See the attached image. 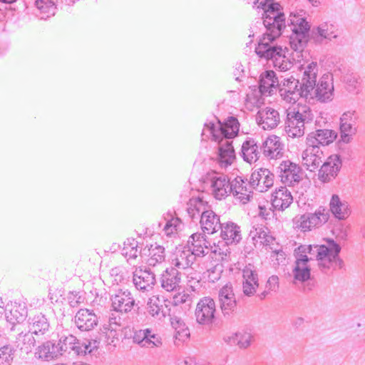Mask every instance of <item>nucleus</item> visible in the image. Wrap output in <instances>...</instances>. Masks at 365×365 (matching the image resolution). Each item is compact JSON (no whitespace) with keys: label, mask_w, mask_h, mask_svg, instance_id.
Segmentation results:
<instances>
[{"label":"nucleus","mask_w":365,"mask_h":365,"mask_svg":"<svg viewBox=\"0 0 365 365\" xmlns=\"http://www.w3.org/2000/svg\"><path fill=\"white\" fill-rule=\"evenodd\" d=\"M258 7L263 10L262 19L266 31L260 38L255 52L259 58L272 61L277 70L287 71L293 66L294 58H289L285 54V48L274 43L286 27L283 8L273 0L262 1Z\"/></svg>","instance_id":"f257e3e1"},{"label":"nucleus","mask_w":365,"mask_h":365,"mask_svg":"<svg viewBox=\"0 0 365 365\" xmlns=\"http://www.w3.org/2000/svg\"><path fill=\"white\" fill-rule=\"evenodd\" d=\"M240 123L237 118L229 117L224 123L215 118L205 123L202 132V140L210 138L217 143L216 160L221 168L231 165L236 158L232 139L238 135Z\"/></svg>","instance_id":"f03ea898"},{"label":"nucleus","mask_w":365,"mask_h":365,"mask_svg":"<svg viewBox=\"0 0 365 365\" xmlns=\"http://www.w3.org/2000/svg\"><path fill=\"white\" fill-rule=\"evenodd\" d=\"M302 12V11L299 13H291L287 20L288 26L292 31L289 38L290 47L296 52L297 58L300 57L299 53L304 51L309 41L320 44L337 36L335 26L328 23L322 24L311 30L309 22Z\"/></svg>","instance_id":"7ed1b4c3"},{"label":"nucleus","mask_w":365,"mask_h":365,"mask_svg":"<svg viewBox=\"0 0 365 365\" xmlns=\"http://www.w3.org/2000/svg\"><path fill=\"white\" fill-rule=\"evenodd\" d=\"M318 66L316 62L309 63L299 81V93L302 98L309 103L315 101L322 103L331 101L333 97L334 86L329 74H324L317 83Z\"/></svg>","instance_id":"20e7f679"},{"label":"nucleus","mask_w":365,"mask_h":365,"mask_svg":"<svg viewBox=\"0 0 365 365\" xmlns=\"http://www.w3.org/2000/svg\"><path fill=\"white\" fill-rule=\"evenodd\" d=\"M187 212L192 222L200 220L204 233L212 235L220 230L222 223L220 216L209 209L208 204L202 198L192 197L187 205Z\"/></svg>","instance_id":"39448f33"},{"label":"nucleus","mask_w":365,"mask_h":365,"mask_svg":"<svg viewBox=\"0 0 365 365\" xmlns=\"http://www.w3.org/2000/svg\"><path fill=\"white\" fill-rule=\"evenodd\" d=\"M313 118L311 110L306 106L288 111L285 123L288 136L292 138L303 136L306 125L312 122Z\"/></svg>","instance_id":"423d86ee"},{"label":"nucleus","mask_w":365,"mask_h":365,"mask_svg":"<svg viewBox=\"0 0 365 365\" xmlns=\"http://www.w3.org/2000/svg\"><path fill=\"white\" fill-rule=\"evenodd\" d=\"M326 244L319 245L316 259L322 269H329L336 266L338 263L341 267V262L339 261V255L341 252L340 245L333 239L326 238Z\"/></svg>","instance_id":"0eeeda50"},{"label":"nucleus","mask_w":365,"mask_h":365,"mask_svg":"<svg viewBox=\"0 0 365 365\" xmlns=\"http://www.w3.org/2000/svg\"><path fill=\"white\" fill-rule=\"evenodd\" d=\"M216 305L213 299L209 297L199 300L195 310L196 322L204 327H211L216 320Z\"/></svg>","instance_id":"6e6552de"},{"label":"nucleus","mask_w":365,"mask_h":365,"mask_svg":"<svg viewBox=\"0 0 365 365\" xmlns=\"http://www.w3.org/2000/svg\"><path fill=\"white\" fill-rule=\"evenodd\" d=\"M278 169L280 170L281 181L288 186H294L303 179V170L290 160L282 161Z\"/></svg>","instance_id":"1a4fd4ad"},{"label":"nucleus","mask_w":365,"mask_h":365,"mask_svg":"<svg viewBox=\"0 0 365 365\" xmlns=\"http://www.w3.org/2000/svg\"><path fill=\"white\" fill-rule=\"evenodd\" d=\"M342 166V159L339 154L331 155L327 158L318 171V178L323 183L329 182L338 175Z\"/></svg>","instance_id":"9d476101"},{"label":"nucleus","mask_w":365,"mask_h":365,"mask_svg":"<svg viewBox=\"0 0 365 365\" xmlns=\"http://www.w3.org/2000/svg\"><path fill=\"white\" fill-rule=\"evenodd\" d=\"M307 144V147L302 155V163L308 170L313 172L319 167L324 155L319 145L308 141Z\"/></svg>","instance_id":"9b49d317"},{"label":"nucleus","mask_w":365,"mask_h":365,"mask_svg":"<svg viewBox=\"0 0 365 365\" xmlns=\"http://www.w3.org/2000/svg\"><path fill=\"white\" fill-rule=\"evenodd\" d=\"M73 322L81 331H90L98 326V317L92 309H80L76 313Z\"/></svg>","instance_id":"f8f14e48"},{"label":"nucleus","mask_w":365,"mask_h":365,"mask_svg":"<svg viewBox=\"0 0 365 365\" xmlns=\"http://www.w3.org/2000/svg\"><path fill=\"white\" fill-rule=\"evenodd\" d=\"M219 302L225 317L229 318L235 311L237 300L231 284H226L219 291Z\"/></svg>","instance_id":"ddd939ff"},{"label":"nucleus","mask_w":365,"mask_h":365,"mask_svg":"<svg viewBox=\"0 0 365 365\" xmlns=\"http://www.w3.org/2000/svg\"><path fill=\"white\" fill-rule=\"evenodd\" d=\"M111 307L114 312L128 313L130 312L135 304V299L128 289H120L115 294L110 296Z\"/></svg>","instance_id":"4468645a"},{"label":"nucleus","mask_w":365,"mask_h":365,"mask_svg":"<svg viewBox=\"0 0 365 365\" xmlns=\"http://www.w3.org/2000/svg\"><path fill=\"white\" fill-rule=\"evenodd\" d=\"M299 80L293 76L280 81L279 92L283 100L289 103H295L300 98Z\"/></svg>","instance_id":"2eb2a0df"},{"label":"nucleus","mask_w":365,"mask_h":365,"mask_svg":"<svg viewBox=\"0 0 365 365\" xmlns=\"http://www.w3.org/2000/svg\"><path fill=\"white\" fill-rule=\"evenodd\" d=\"M249 184L258 192H265L273 185L274 175L267 168H260L252 172Z\"/></svg>","instance_id":"dca6fc26"},{"label":"nucleus","mask_w":365,"mask_h":365,"mask_svg":"<svg viewBox=\"0 0 365 365\" xmlns=\"http://www.w3.org/2000/svg\"><path fill=\"white\" fill-rule=\"evenodd\" d=\"M28 328L36 337L43 339L50 332V321L46 314L38 313L29 317Z\"/></svg>","instance_id":"f3484780"},{"label":"nucleus","mask_w":365,"mask_h":365,"mask_svg":"<svg viewBox=\"0 0 365 365\" xmlns=\"http://www.w3.org/2000/svg\"><path fill=\"white\" fill-rule=\"evenodd\" d=\"M58 338L56 346L59 356L66 353L71 354L72 352L73 354L81 356L78 351L81 347V341L75 336L62 332L58 335Z\"/></svg>","instance_id":"a211bd4d"},{"label":"nucleus","mask_w":365,"mask_h":365,"mask_svg":"<svg viewBox=\"0 0 365 365\" xmlns=\"http://www.w3.org/2000/svg\"><path fill=\"white\" fill-rule=\"evenodd\" d=\"M345 68H344V73ZM363 90V80L360 75L352 69L346 70L344 73V93H346L351 96H356Z\"/></svg>","instance_id":"6ab92c4d"},{"label":"nucleus","mask_w":365,"mask_h":365,"mask_svg":"<svg viewBox=\"0 0 365 365\" xmlns=\"http://www.w3.org/2000/svg\"><path fill=\"white\" fill-rule=\"evenodd\" d=\"M210 181L212 193L216 199L221 200L228 195L230 181L227 175L213 173L210 175Z\"/></svg>","instance_id":"aec40b11"},{"label":"nucleus","mask_w":365,"mask_h":365,"mask_svg":"<svg viewBox=\"0 0 365 365\" xmlns=\"http://www.w3.org/2000/svg\"><path fill=\"white\" fill-rule=\"evenodd\" d=\"M258 84L259 93L262 96H268L279 88L280 81L274 71L267 70L260 74Z\"/></svg>","instance_id":"412c9836"},{"label":"nucleus","mask_w":365,"mask_h":365,"mask_svg":"<svg viewBox=\"0 0 365 365\" xmlns=\"http://www.w3.org/2000/svg\"><path fill=\"white\" fill-rule=\"evenodd\" d=\"M257 122L262 129L272 130L280 122L279 112L269 107L259 110L256 115Z\"/></svg>","instance_id":"4be33fe9"},{"label":"nucleus","mask_w":365,"mask_h":365,"mask_svg":"<svg viewBox=\"0 0 365 365\" xmlns=\"http://www.w3.org/2000/svg\"><path fill=\"white\" fill-rule=\"evenodd\" d=\"M137 344L143 348H155L162 345V338L150 328L140 329L135 336Z\"/></svg>","instance_id":"5701e85b"},{"label":"nucleus","mask_w":365,"mask_h":365,"mask_svg":"<svg viewBox=\"0 0 365 365\" xmlns=\"http://www.w3.org/2000/svg\"><path fill=\"white\" fill-rule=\"evenodd\" d=\"M6 321L14 325L24 322L28 316V309L25 303L11 302L7 303Z\"/></svg>","instance_id":"b1692460"},{"label":"nucleus","mask_w":365,"mask_h":365,"mask_svg":"<svg viewBox=\"0 0 365 365\" xmlns=\"http://www.w3.org/2000/svg\"><path fill=\"white\" fill-rule=\"evenodd\" d=\"M261 150L262 147L254 138H247L242 145L240 155L245 162L252 164L259 160Z\"/></svg>","instance_id":"393cba45"},{"label":"nucleus","mask_w":365,"mask_h":365,"mask_svg":"<svg viewBox=\"0 0 365 365\" xmlns=\"http://www.w3.org/2000/svg\"><path fill=\"white\" fill-rule=\"evenodd\" d=\"M181 281L180 272L174 267L167 268L161 274V287L167 292L177 290Z\"/></svg>","instance_id":"a878e982"},{"label":"nucleus","mask_w":365,"mask_h":365,"mask_svg":"<svg viewBox=\"0 0 365 365\" xmlns=\"http://www.w3.org/2000/svg\"><path fill=\"white\" fill-rule=\"evenodd\" d=\"M220 230V237L227 245L237 244L242 239L240 227L233 222H222Z\"/></svg>","instance_id":"bb28decb"},{"label":"nucleus","mask_w":365,"mask_h":365,"mask_svg":"<svg viewBox=\"0 0 365 365\" xmlns=\"http://www.w3.org/2000/svg\"><path fill=\"white\" fill-rule=\"evenodd\" d=\"M133 282L136 289L149 291L156 282L155 275L150 269H140L133 274Z\"/></svg>","instance_id":"cd10ccee"},{"label":"nucleus","mask_w":365,"mask_h":365,"mask_svg":"<svg viewBox=\"0 0 365 365\" xmlns=\"http://www.w3.org/2000/svg\"><path fill=\"white\" fill-rule=\"evenodd\" d=\"M358 115L355 110L344 112V144L352 141L356 134Z\"/></svg>","instance_id":"c85d7f7f"},{"label":"nucleus","mask_w":365,"mask_h":365,"mask_svg":"<svg viewBox=\"0 0 365 365\" xmlns=\"http://www.w3.org/2000/svg\"><path fill=\"white\" fill-rule=\"evenodd\" d=\"M271 201L272 206L275 209L284 210L292 204L293 197L291 192L286 186H281L272 193Z\"/></svg>","instance_id":"c756f323"},{"label":"nucleus","mask_w":365,"mask_h":365,"mask_svg":"<svg viewBox=\"0 0 365 365\" xmlns=\"http://www.w3.org/2000/svg\"><path fill=\"white\" fill-rule=\"evenodd\" d=\"M140 257L148 256L147 264L148 266L155 267L157 264L165 260V249L157 245H151L150 247H145L140 250Z\"/></svg>","instance_id":"7c9ffc66"},{"label":"nucleus","mask_w":365,"mask_h":365,"mask_svg":"<svg viewBox=\"0 0 365 365\" xmlns=\"http://www.w3.org/2000/svg\"><path fill=\"white\" fill-rule=\"evenodd\" d=\"M262 149L267 157L279 158L282 156L284 145L280 142L279 137L272 135L262 143Z\"/></svg>","instance_id":"2f4dec72"},{"label":"nucleus","mask_w":365,"mask_h":365,"mask_svg":"<svg viewBox=\"0 0 365 365\" xmlns=\"http://www.w3.org/2000/svg\"><path fill=\"white\" fill-rule=\"evenodd\" d=\"M337 137V133L333 130L319 129L315 133L308 135L307 140L314 145H328L334 142Z\"/></svg>","instance_id":"473e14b6"},{"label":"nucleus","mask_w":365,"mask_h":365,"mask_svg":"<svg viewBox=\"0 0 365 365\" xmlns=\"http://www.w3.org/2000/svg\"><path fill=\"white\" fill-rule=\"evenodd\" d=\"M58 0H36V15L41 19L46 20L55 15L57 7L56 3Z\"/></svg>","instance_id":"72a5a7b5"},{"label":"nucleus","mask_w":365,"mask_h":365,"mask_svg":"<svg viewBox=\"0 0 365 365\" xmlns=\"http://www.w3.org/2000/svg\"><path fill=\"white\" fill-rule=\"evenodd\" d=\"M58 349L56 342L53 341H46L39 345L35 352V356L38 359L50 361L58 356Z\"/></svg>","instance_id":"f704fd0d"},{"label":"nucleus","mask_w":365,"mask_h":365,"mask_svg":"<svg viewBox=\"0 0 365 365\" xmlns=\"http://www.w3.org/2000/svg\"><path fill=\"white\" fill-rule=\"evenodd\" d=\"M195 261V257L192 256L190 250L185 246L182 250L177 252L175 258L172 259V264L177 269H185L191 267Z\"/></svg>","instance_id":"c9c22d12"},{"label":"nucleus","mask_w":365,"mask_h":365,"mask_svg":"<svg viewBox=\"0 0 365 365\" xmlns=\"http://www.w3.org/2000/svg\"><path fill=\"white\" fill-rule=\"evenodd\" d=\"M247 183L244 182V180L241 178H235L232 181H230L229 193H232L234 196L237 197L241 200H247L249 201L251 195L250 191L247 190Z\"/></svg>","instance_id":"e433bc0d"},{"label":"nucleus","mask_w":365,"mask_h":365,"mask_svg":"<svg viewBox=\"0 0 365 365\" xmlns=\"http://www.w3.org/2000/svg\"><path fill=\"white\" fill-rule=\"evenodd\" d=\"M327 209L330 215V223L341 222L342 220V201L336 194L331 195Z\"/></svg>","instance_id":"4c0bfd02"},{"label":"nucleus","mask_w":365,"mask_h":365,"mask_svg":"<svg viewBox=\"0 0 365 365\" xmlns=\"http://www.w3.org/2000/svg\"><path fill=\"white\" fill-rule=\"evenodd\" d=\"M172 327L175 331V338L180 341H185L190 337V330L184 321L176 316L170 317Z\"/></svg>","instance_id":"58836bf2"},{"label":"nucleus","mask_w":365,"mask_h":365,"mask_svg":"<svg viewBox=\"0 0 365 365\" xmlns=\"http://www.w3.org/2000/svg\"><path fill=\"white\" fill-rule=\"evenodd\" d=\"M307 215L309 218V223H311L313 227H320L328 222H330L329 211L324 206H319L314 213H308Z\"/></svg>","instance_id":"ea45409f"},{"label":"nucleus","mask_w":365,"mask_h":365,"mask_svg":"<svg viewBox=\"0 0 365 365\" xmlns=\"http://www.w3.org/2000/svg\"><path fill=\"white\" fill-rule=\"evenodd\" d=\"M147 312L153 317L158 319H161L165 317L167 311L165 310L162 304H160V300L158 298L155 299H150L147 303Z\"/></svg>","instance_id":"a19ab883"},{"label":"nucleus","mask_w":365,"mask_h":365,"mask_svg":"<svg viewBox=\"0 0 365 365\" xmlns=\"http://www.w3.org/2000/svg\"><path fill=\"white\" fill-rule=\"evenodd\" d=\"M35 334L31 333L30 330L26 333L21 332L19 334V336L17 339L19 341H21L23 344V346L21 347V350H24L26 353H29L31 351L33 347H34L36 341H38L41 338L36 339L34 337Z\"/></svg>","instance_id":"79ce46f5"},{"label":"nucleus","mask_w":365,"mask_h":365,"mask_svg":"<svg viewBox=\"0 0 365 365\" xmlns=\"http://www.w3.org/2000/svg\"><path fill=\"white\" fill-rule=\"evenodd\" d=\"M101 337H96L85 341L81 342V347L78 351L81 356H85L87 354H92L94 350H97L101 344Z\"/></svg>","instance_id":"37998d69"},{"label":"nucleus","mask_w":365,"mask_h":365,"mask_svg":"<svg viewBox=\"0 0 365 365\" xmlns=\"http://www.w3.org/2000/svg\"><path fill=\"white\" fill-rule=\"evenodd\" d=\"M293 274L294 279L305 282L310 278L311 269L309 264L295 265L293 269Z\"/></svg>","instance_id":"c03bdc74"},{"label":"nucleus","mask_w":365,"mask_h":365,"mask_svg":"<svg viewBox=\"0 0 365 365\" xmlns=\"http://www.w3.org/2000/svg\"><path fill=\"white\" fill-rule=\"evenodd\" d=\"M15 349L11 344L0 348V365H11Z\"/></svg>","instance_id":"a18cd8bd"},{"label":"nucleus","mask_w":365,"mask_h":365,"mask_svg":"<svg viewBox=\"0 0 365 365\" xmlns=\"http://www.w3.org/2000/svg\"><path fill=\"white\" fill-rule=\"evenodd\" d=\"M210 242L206 240L205 233H194L191 235L187 240V245L185 246L189 250L192 247H195L198 245H207Z\"/></svg>","instance_id":"49530a36"},{"label":"nucleus","mask_w":365,"mask_h":365,"mask_svg":"<svg viewBox=\"0 0 365 365\" xmlns=\"http://www.w3.org/2000/svg\"><path fill=\"white\" fill-rule=\"evenodd\" d=\"M242 277L243 282H252V284L254 282H259L256 267L250 263L247 264L242 269Z\"/></svg>","instance_id":"de8ad7c7"},{"label":"nucleus","mask_w":365,"mask_h":365,"mask_svg":"<svg viewBox=\"0 0 365 365\" xmlns=\"http://www.w3.org/2000/svg\"><path fill=\"white\" fill-rule=\"evenodd\" d=\"M181 224L182 221L180 218L171 216L170 219L167 220L163 230L166 235L170 236L173 233L180 229Z\"/></svg>","instance_id":"09e8293b"},{"label":"nucleus","mask_w":365,"mask_h":365,"mask_svg":"<svg viewBox=\"0 0 365 365\" xmlns=\"http://www.w3.org/2000/svg\"><path fill=\"white\" fill-rule=\"evenodd\" d=\"M138 242L132 239L131 247H125L122 250V255L128 257V260L135 259L138 255Z\"/></svg>","instance_id":"8fccbe9b"},{"label":"nucleus","mask_w":365,"mask_h":365,"mask_svg":"<svg viewBox=\"0 0 365 365\" xmlns=\"http://www.w3.org/2000/svg\"><path fill=\"white\" fill-rule=\"evenodd\" d=\"M211 250L210 242H208L207 245H205V246L198 245L195 247H192L190 249V252L192 256L195 257V260L197 258L203 257L206 255H207Z\"/></svg>","instance_id":"3c124183"},{"label":"nucleus","mask_w":365,"mask_h":365,"mask_svg":"<svg viewBox=\"0 0 365 365\" xmlns=\"http://www.w3.org/2000/svg\"><path fill=\"white\" fill-rule=\"evenodd\" d=\"M237 345L240 348H247L252 341L253 336L248 332H238Z\"/></svg>","instance_id":"603ef678"},{"label":"nucleus","mask_w":365,"mask_h":365,"mask_svg":"<svg viewBox=\"0 0 365 365\" xmlns=\"http://www.w3.org/2000/svg\"><path fill=\"white\" fill-rule=\"evenodd\" d=\"M259 287V282H243L242 283V289L243 293L245 295L250 297L255 294L256 292L257 288Z\"/></svg>","instance_id":"864d4df0"},{"label":"nucleus","mask_w":365,"mask_h":365,"mask_svg":"<svg viewBox=\"0 0 365 365\" xmlns=\"http://www.w3.org/2000/svg\"><path fill=\"white\" fill-rule=\"evenodd\" d=\"M67 298L71 307H76L83 302L82 297L80 295V292H69Z\"/></svg>","instance_id":"5fc2aeb1"},{"label":"nucleus","mask_w":365,"mask_h":365,"mask_svg":"<svg viewBox=\"0 0 365 365\" xmlns=\"http://www.w3.org/2000/svg\"><path fill=\"white\" fill-rule=\"evenodd\" d=\"M266 233L267 232L264 230V227L258 225L253 226L250 232V236L252 237L253 240H256L257 238L262 240L265 237Z\"/></svg>","instance_id":"6e6d98bb"},{"label":"nucleus","mask_w":365,"mask_h":365,"mask_svg":"<svg viewBox=\"0 0 365 365\" xmlns=\"http://www.w3.org/2000/svg\"><path fill=\"white\" fill-rule=\"evenodd\" d=\"M138 331L139 329H135L134 328L126 327L122 329V334L125 339H131L133 342L137 344V341L135 338L136 335L138 334Z\"/></svg>","instance_id":"4d7b16f0"},{"label":"nucleus","mask_w":365,"mask_h":365,"mask_svg":"<svg viewBox=\"0 0 365 365\" xmlns=\"http://www.w3.org/2000/svg\"><path fill=\"white\" fill-rule=\"evenodd\" d=\"M299 222V227L303 231L311 230L313 228L312 225L309 223V218L307 214L301 216Z\"/></svg>","instance_id":"13d9d810"},{"label":"nucleus","mask_w":365,"mask_h":365,"mask_svg":"<svg viewBox=\"0 0 365 365\" xmlns=\"http://www.w3.org/2000/svg\"><path fill=\"white\" fill-rule=\"evenodd\" d=\"M294 254L296 257L295 265L308 264V262L312 259V257H308V256L307 255L302 254V255H301L300 253H294Z\"/></svg>","instance_id":"bf43d9fd"},{"label":"nucleus","mask_w":365,"mask_h":365,"mask_svg":"<svg viewBox=\"0 0 365 365\" xmlns=\"http://www.w3.org/2000/svg\"><path fill=\"white\" fill-rule=\"evenodd\" d=\"M119 312H115L109 316L108 323L110 325H114L115 327L121 326V317L118 314Z\"/></svg>","instance_id":"052dcab7"},{"label":"nucleus","mask_w":365,"mask_h":365,"mask_svg":"<svg viewBox=\"0 0 365 365\" xmlns=\"http://www.w3.org/2000/svg\"><path fill=\"white\" fill-rule=\"evenodd\" d=\"M238 332H236L235 334H232L230 336H227L224 337V341L227 344L232 346L235 344L237 345V341H238Z\"/></svg>","instance_id":"680f3d73"},{"label":"nucleus","mask_w":365,"mask_h":365,"mask_svg":"<svg viewBox=\"0 0 365 365\" xmlns=\"http://www.w3.org/2000/svg\"><path fill=\"white\" fill-rule=\"evenodd\" d=\"M278 279L277 276L270 277L267 282V287H269L271 290H274L277 287Z\"/></svg>","instance_id":"e2e57ef3"},{"label":"nucleus","mask_w":365,"mask_h":365,"mask_svg":"<svg viewBox=\"0 0 365 365\" xmlns=\"http://www.w3.org/2000/svg\"><path fill=\"white\" fill-rule=\"evenodd\" d=\"M270 215V211L268 210L264 206L259 205V215L261 216L262 218L267 220L269 217Z\"/></svg>","instance_id":"0e129e2a"},{"label":"nucleus","mask_w":365,"mask_h":365,"mask_svg":"<svg viewBox=\"0 0 365 365\" xmlns=\"http://www.w3.org/2000/svg\"><path fill=\"white\" fill-rule=\"evenodd\" d=\"M353 158H354V151H353L352 148L350 147H347V148L344 147V160L346 159L349 160V159H353Z\"/></svg>","instance_id":"69168bd1"},{"label":"nucleus","mask_w":365,"mask_h":365,"mask_svg":"<svg viewBox=\"0 0 365 365\" xmlns=\"http://www.w3.org/2000/svg\"><path fill=\"white\" fill-rule=\"evenodd\" d=\"M318 246H319V245H307L308 248L307 249V255L309 254L310 255H312V256L313 255L315 257H317Z\"/></svg>","instance_id":"338daca9"},{"label":"nucleus","mask_w":365,"mask_h":365,"mask_svg":"<svg viewBox=\"0 0 365 365\" xmlns=\"http://www.w3.org/2000/svg\"><path fill=\"white\" fill-rule=\"evenodd\" d=\"M182 304L190 305L192 302V297L188 294H183L178 301Z\"/></svg>","instance_id":"774afa93"}]
</instances>
